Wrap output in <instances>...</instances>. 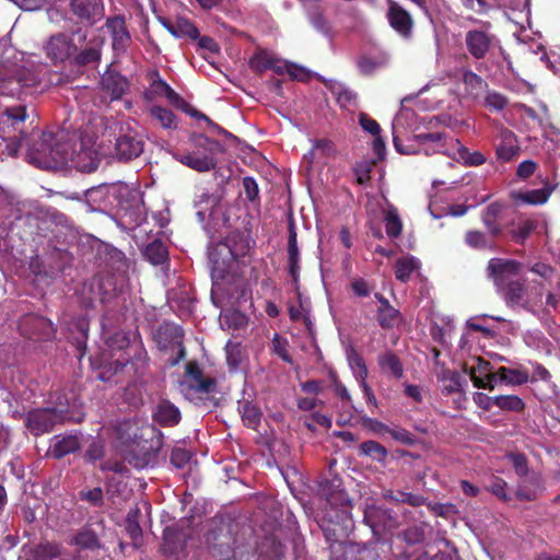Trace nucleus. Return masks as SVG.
Segmentation results:
<instances>
[{
	"label": "nucleus",
	"instance_id": "obj_54",
	"mask_svg": "<svg viewBox=\"0 0 560 560\" xmlns=\"http://www.w3.org/2000/svg\"><path fill=\"white\" fill-rule=\"evenodd\" d=\"M272 348L277 355H279L283 361L291 363V357L287 350V341L282 340L277 334L272 339Z\"/></svg>",
	"mask_w": 560,
	"mask_h": 560
},
{
	"label": "nucleus",
	"instance_id": "obj_59",
	"mask_svg": "<svg viewBox=\"0 0 560 560\" xmlns=\"http://www.w3.org/2000/svg\"><path fill=\"white\" fill-rule=\"evenodd\" d=\"M381 428L385 427L381 423H377ZM386 431L390 433V435L396 440L405 444H411L413 442V438L410 432L405 429L389 430L386 428Z\"/></svg>",
	"mask_w": 560,
	"mask_h": 560
},
{
	"label": "nucleus",
	"instance_id": "obj_49",
	"mask_svg": "<svg viewBox=\"0 0 560 560\" xmlns=\"http://www.w3.org/2000/svg\"><path fill=\"white\" fill-rule=\"evenodd\" d=\"M383 62L373 58L363 56L358 61V68L362 74H372L376 69L382 67Z\"/></svg>",
	"mask_w": 560,
	"mask_h": 560
},
{
	"label": "nucleus",
	"instance_id": "obj_51",
	"mask_svg": "<svg viewBox=\"0 0 560 560\" xmlns=\"http://www.w3.org/2000/svg\"><path fill=\"white\" fill-rule=\"evenodd\" d=\"M359 124L364 131L371 133L372 136H377L381 132L378 122L364 113L360 114Z\"/></svg>",
	"mask_w": 560,
	"mask_h": 560
},
{
	"label": "nucleus",
	"instance_id": "obj_61",
	"mask_svg": "<svg viewBox=\"0 0 560 560\" xmlns=\"http://www.w3.org/2000/svg\"><path fill=\"white\" fill-rule=\"evenodd\" d=\"M472 399L478 407L485 410H489L494 406V397H490L480 392L475 393Z\"/></svg>",
	"mask_w": 560,
	"mask_h": 560
},
{
	"label": "nucleus",
	"instance_id": "obj_17",
	"mask_svg": "<svg viewBox=\"0 0 560 560\" xmlns=\"http://www.w3.org/2000/svg\"><path fill=\"white\" fill-rule=\"evenodd\" d=\"M453 143L451 159L465 166H480L487 162L486 155L480 151H470L463 145L458 139L451 140Z\"/></svg>",
	"mask_w": 560,
	"mask_h": 560
},
{
	"label": "nucleus",
	"instance_id": "obj_25",
	"mask_svg": "<svg viewBox=\"0 0 560 560\" xmlns=\"http://www.w3.org/2000/svg\"><path fill=\"white\" fill-rule=\"evenodd\" d=\"M552 189L544 187L528 191H513L512 197L517 203L544 205L548 201Z\"/></svg>",
	"mask_w": 560,
	"mask_h": 560
},
{
	"label": "nucleus",
	"instance_id": "obj_64",
	"mask_svg": "<svg viewBox=\"0 0 560 560\" xmlns=\"http://www.w3.org/2000/svg\"><path fill=\"white\" fill-rule=\"evenodd\" d=\"M530 270L545 279H549L553 273V269L549 265L544 262L534 264L530 267Z\"/></svg>",
	"mask_w": 560,
	"mask_h": 560
},
{
	"label": "nucleus",
	"instance_id": "obj_10",
	"mask_svg": "<svg viewBox=\"0 0 560 560\" xmlns=\"http://www.w3.org/2000/svg\"><path fill=\"white\" fill-rule=\"evenodd\" d=\"M501 292L505 304L513 310H532L536 304V299L532 298L523 280H515L505 284L504 289H498Z\"/></svg>",
	"mask_w": 560,
	"mask_h": 560
},
{
	"label": "nucleus",
	"instance_id": "obj_12",
	"mask_svg": "<svg viewBox=\"0 0 560 560\" xmlns=\"http://www.w3.org/2000/svg\"><path fill=\"white\" fill-rule=\"evenodd\" d=\"M46 54L54 62H63L73 57L78 47L73 38L67 34H57L49 38L46 46Z\"/></svg>",
	"mask_w": 560,
	"mask_h": 560
},
{
	"label": "nucleus",
	"instance_id": "obj_18",
	"mask_svg": "<svg viewBox=\"0 0 560 560\" xmlns=\"http://www.w3.org/2000/svg\"><path fill=\"white\" fill-rule=\"evenodd\" d=\"M101 84L103 90L109 93L112 100H119L129 89V83L125 77L109 70L102 75Z\"/></svg>",
	"mask_w": 560,
	"mask_h": 560
},
{
	"label": "nucleus",
	"instance_id": "obj_20",
	"mask_svg": "<svg viewBox=\"0 0 560 560\" xmlns=\"http://www.w3.org/2000/svg\"><path fill=\"white\" fill-rule=\"evenodd\" d=\"M107 28L113 37V48L115 51H125L130 43V35L126 28L125 20L122 18H114L107 21Z\"/></svg>",
	"mask_w": 560,
	"mask_h": 560
},
{
	"label": "nucleus",
	"instance_id": "obj_16",
	"mask_svg": "<svg viewBox=\"0 0 560 560\" xmlns=\"http://www.w3.org/2000/svg\"><path fill=\"white\" fill-rule=\"evenodd\" d=\"M143 97L150 103L155 102L160 97H164L175 106H179L183 102L179 94L160 78L153 80L150 86L144 91Z\"/></svg>",
	"mask_w": 560,
	"mask_h": 560
},
{
	"label": "nucleus",
	"instance_id": "obj_46",
	"mask_svg": "<svg viewBox=\"0 0 560 560\" xmlns=\"http://www.w3.org/2000/svg\"><path fill=\"white\" fill-rule=\"evenodd\" d=\"M73 57L77 65L85 66L97 62L101 58V50L97 47H89L79 54L75 52Z\"/></svg>",
	"mask_w": 560,
	"mask_h": 560
},
{
	"label": "nucleus",
	"instance_id": "obj_4",
	"mask_svg": "<svg viewBox=\"0 0 560 560\" xmlns=\"http://www.w3.org/2000/svg\"><path fill=\"white\" fill-rule=\"evenodd\" d=\"M415 118V113L410 109L402 108L394 118L393 121V137L396 150L402 154H419L424 155L444 154L451 158L452 147L451 140L445 133L429 132L420 133L413 137L411 143L404 145L399 136L407 129L409 122Z\"/></svg>",
	"mask_w": 560,
	"mask_h": 560
},
{
	"label": "nucleus",
	"instance_id": "obj_45",
	"mask_svg": "<svg viewBox=\"0 0 560 560\" xmlns=\"http://www.w3.org/2000/svg\"><path fill=\"white\" fill-rule=\"evenodd\" d=\"M226 362L231 369H237L243 359L240 343L229 341L225 346Z\"/></svg>",
	"mask_w": 560,
	"mask_h": 560
},
{
	"label": "nucleus",
	"instance_id": "obj_28",
	"mask_svg": "<svg viewBox=\"0 0 560 560\" xmlns=\"http://www.w3.org/2000/svg\"><path fill=\"white\" fill-rule=\"evenodd\" d=\"M420 268V261L415 257H401L396 261L395 276L401 281H408Z\"/></svg>",
	"mask_w": 560,
	"mask_h": 560
},
{
	"label": "nucleus",
	"instance_id": "obj_31",
	"mask_svg": "<svg viewBox=\"0 0 560 560\" xmlns=\"http://www.w3.org/2000/svg\"><path fill=\"white\" fill-rule=\"evenodd\" d=\"M378 365L384 373L396 378L402 377L404 368L400 360L393 352H385L378 357Z\"/></svg>",
	"mask_w": 560,
	"mask_h": 560
},
{
	"label": "nucleus",
	"instance_id": "obj_3",
	"mask_svg": "<svg viewBox=\"0 0 560 560\" xmlns=\"http://www.w3.org/2000/svg\"><path fill=\"white\" fill-rule=\"evenodd\" d=\"M91 122L101 129L100 135H96L101 144L115 142V155L118 160L129 161L143 152L144 142L135 127V121L97 116Z\"/></svg>",
	"mask_w": 560,
	"mask_h": 560
},
{
	"label": "nucleus",
	"instance_id": "obj_56",
	"mask_svg": "<svg viewBox=\"0 0 560 560\" xmlns=\"http://www.w3.org/2000/svg\"><path fill=\"white\" fill-rule=\"evenodd\" d=\"M514 469L517 475L525 476L527 474V462L524 455L522 454H511L509 455Z\"/></svg>",
	"mask_w": 560,
	"mask_h": 560
},
{
	"label": "nucleus",
	"instance_id": "obj_57",
	"mask_svg": "<svg viewBox=\"0 0 560 560\" xmlns=\"http://www.w3.org/2000/svg\"><path fill=\"white\" fill-rule=\"evenodd\" d=\"M172 231L167 228L159 229L155 232V236L153 240L149 241L145 245H167L171 243Z\"/></svg>",
	"mask_w": 560,
	"mask_h": 560
},
{
	"label": "nucleus",
	"instance_id": "obj_22",
	"mask_svg": "<svg viewBox=\"0 0 560 560\" xmlns=\"http://www.w3.org/2000/svg\"><path fill=\"white\" fill-rule=\"evenodd\" d=\"M187 371L190 374V380L184 381L180 383V390L183 393L192 390L196 393L208 394V393L212 392V389L214 387L213 380H211V378L201 380L200 375H199V371L191 364L188 365Z\"/></svg>",
	"mask_w": 560,
	"mask_h": 560
},
{
	"label": "nucleus",
	"instance_id": "obj_55",
	"mask_svg": "<svg viewBox=\"0 0 560 560\" xmlns=\"http://www.w3.org/2000/svg\"><path fill=\"white\" fill-rule=\"evenodd\" d=\"M300 253L298 247H289V262H290V273L293 280L298 281V276L300 271Z\"/></svg>",
	"mask_w": 560,
	"mask_h": 560
},
{
	"label": "nucleus",
	"instance_id": "obj_63",
	"mask_svg": "<svg viewBox=\"0 0 560 560\" xmlns=\"http://www.w3.org/2000/svg\"><path fill=\"white\" fill-rule=\"evenodd\" d=\"M200 48L206 49L210 52L217 54L220 51L218 43L210 36H202L198 40Z\"/></svg>",
	"mask_w": 560,
	"mask_h": 560
},
{
	"label": "nucleus",
	"instance_id": "obj_29",
	"mask_svg": "<svg viewBox=\"0 0 560 560\" xmlns=\"http://www.w3.org/2000/svg\"><path fill=\"white\" fill-rule=\"evenodd\" d=\"M70 7L80 19H95L100 13L96 0H70Z\"/></svg>",
	"mask_w": 560,
	"mask_h": 560
},
{
	"label": "nucleus",
	"instance_id": "obj_38",
	"mask_svg": "<svg viewBox=\"0 0 560 560\" xmlns=\"http://www.w3.org/2000/svg\"><path fill=\"white\" fill-rule=\"evenodd\" d=\"M494 406L503 410L521 411L524 408L523 400L516 395L494 396Z\"/></svg>",
	"mask_w": 560,
	"mask_h": 560
},
{
	"label": "nucleus",
	"instance_id": "obj_30",
	"mask_svg": "<svg viewBox=\"0 0 560 560\" xmlns=\"http://www.w3.org/2000/svg\"><path fill=\"white\" fill-rule=\"evenodd\" d=\"M70 542L81 549L95 550L101 547L98 537L91 527L82 528Z\"/></svg>",
	"mask_w": 560,
	"mask_h": 560
},
{
	"label": "nucleus",
	"instance_id": "obj_1",
	"mask_svg": "<svg viewBox=\"0 0 560 560\" xmlns=\"http://www.w3.org/2000/svg\"><path fill=\"white\" fill-rule=\"evenodd\" d=\"M103 147L101 141L88 145L85 138L72 144L63 140L62 136L56 137L52 132L45 131L27 149L26 158L31 164L44 170L70 167L91 173L97 168L100 156L105 154Z\"/></svg>",
	"mask_w": 560,
	"mask_h": 560
},
{
	"label": "nucleus",
	"instance_id": "obj_36",
	"mask_svg": "<svg viewBox=\"0 0 560 560\" xmlns=\"http://www.w3.org/2000/svg\"><path fill=\"white\" fill-rule=\"evenodd\" d=\"M499 375L501 383L511 385H521L529 380V375L526 371L504 366L499 369Z\"/></svg>",
	"mask_w": 560,
	"mask_h": 560
},
{
	"label": "nucleus",
	"instance_id": "obj_39",
	"mask_svg": "<svg viewBox=\"0 0 560 560\" xmlns=\"http://www.w3.org/2000/svg\"><path fill=\"white\" fill-rule=\"evenodd\" d=\"M326 500L332 508H340L343 515H349L350 500L342 489L326 493Z\"/></svg>",
	"mask_w": 560,
	"mask_h": 560
},
{
	"label": "nucleus",
	"instance_id": "obj_2",
	"mask_svg": "<svg viewBox=\"0 0 560 560\" xmlns=\"http://www.w3.org/2000/svg\"><path fill=\"white\" fill-rule=\"evenodd\" d=\"M47 66L0 40V95L19 96L22 89L44 90Z\"/></svg>",
	"mask_w": 560,
	"mask_h": 560
},
{
	"label": "nucleus",
	"instance_id": "obj_6",
	"mask_svg": "<svg viewBox=\"0 0 560 560\" xmlns=\"http://www.w3.org/2000/svg\"><path fill=\"white\" fill-rule=\"evenodd\" d=\"M522 262L511 258H492L488 264V276L494 282L497 289H504L509 282L523 280Z\"/></svg>",
	"mask_w": 560,
	"mask_h": 560
},
{
	"label": "nucleus",
	"instance_id": "obj_35",
	"mask_svg": "<svg viewBox=\"0 0 560 560\" xmlns=\"http://www.w3.org/2000/svg\"><path fill=\"white\" fill-rule=\"evenodd\" d=\"M444 394L457 393L462 389L460 375L455 371H443L438 375Z\"/></svg>",
	"mask_w": 560,
	"mask_h": 560
},
{
	"label": "nucleus",
	"instance_id": "obj_52",
	"mask_svg": "<svg viewBox=\"0 0 560 560\" xmlns=\"http://www.w3.org/2000/svg\"><path fill=\"white\" fill-rule=\"evenodd\" d=\"M222 318L230 327L232 326L233 328L243 327L247 322L246 317L237 311L225 312L222 315Z\"/></svg>",
	"mask_w": 560,
	"mask_h": 560
},
{
	"label": "nucleus",
	"instance_id": "obj_8",
	"mask_svg": "<svg viewBox=\"0 0 560 560\" xmlns=\"http://www.w3.org/2000/svg\"><path fill=\"white\" fill-rule=\"evenodd\" d=\"M65 420L66 416L63 409L43 408L28 412L26 425L33 434L39 435L49 432L55 424L63 422Z\"/></svg>",
	"mask_w": 560,
	"mask_h": 560
},
{
	"label": "nucleus",
	"instance_id": "obj_9",
	"mask_svg": "<svg viewBox=\"0 0 560 560\" xmlns=\"http://www.w3.org/2000/svg\"><path fill=\"white\" fill-rule=\"evenodd\" d=\"M249 66L252 69L262 72L268 69H273L276 72L287 71L292 78L298 80L304 79V69L293 63L280 62L270 52L266 50L258 51L250 60Z\"/></svg>",
	"mask_w": 560,
	"mask_h": 560
},
{
	"label": "nucleus",
	"instance_id": "obj_48",
	"mask_svg": "<svg viewBox=\"0 0 560 560\" xmlns=\"http://www.w3.org/2000/svg\"><path fill=\"white\" fill-rule=\"evenodd\" d=\"M485 104L487 107H489L492 110H502L506 104V98L497 92H489L485 98Z\"/></svg>",
	"mask_w": 560,
	"mask_h": 560
},
{
	"label": "nucleus",
	"instance_id": "obj_41",
	"mask_svg": "<svg viewBox=\"0 0 560 560\" xmlns=\"http://www.w3.org/2000/svg\"><path fill=\"white\" fill-rule=\"evenodd\" d=\"M362 454L372 457L375 460L382 462L387 457L386 448L375 441H366L360 445Z\"/></svg>",
	"mask_w": 560,
	"mask_h": 560
},
{
	"label": "nucleus",
	"instance_id": "obj_58",
	"mask_svg": "<svg viewBox=\"0 0 560 560\" xmlns=\"http://www.w3.org/2000/svg\"><path fill=\"white\" fill-rule=\"evenodd\" d=\"M243 188L246 197L249 200H255L258 196V185L253 177H244L243 178Z\"/></svg>",
	"mask_w": 560,
	"mask_h": 560
},
{
	"label": "nucleus",
	"instance_id": "obj_47",
	"mask_svg": "<svg viewBox=\"0 0 560 560\" xmlns=\"http://www.w3.org/2000/svg\"><path fill=\"white\" fill-rule=\"evenodd\" d=\"M504 209V206L500 202H492L490 203L483 212L482 220L483 223L491 229V226L494 224L495 219L502 213Z\"/></svg>",
	"mask_w": 560,
	"mask_h": 560
},
{
	"label": "nucleus",
	"instance_id": "obj_24",
	"mask_svg": "<svg viewBox=\"0 0 560 560\" xmlns=\"http://www.w3.org/2000/svg\"><path fill=\"white\" fill-rule=\"evenodd\" d=\"M385 208L383 209L384 224L386 233L389 237L396 238L400 235L402 230V222L398 210L390 205L385 198Z\"/></svg>",
	"mask_w": 560,
	"mask_h": 560
},
{
	"label": "nucleus",
	"instance_id": "obj_11",
	"mask_svg": "<svg viewBox=\"0 0 560 560\" xmlns=\"http://www.w3.org/2000/svg\"><path fill=\"white\" fill-rule=\"evenodd\" d=\"M499 142L494 147L495 159L500 163L515 161L521 154L517 136L510 129L501 128L498 133Z\"/></svg>",
	"mask_w": 560,
	"mask_h": 560
},
{
	"label": "nucleus",
	"instance_id": "obj_13",
	"mask_svg": "<svg viewBox=\"0 0 560 560\" xmlns=\"http://www.w3.org/2000/svg\"><path fill=\"white\" fill-rule=\"evenodd\" d=\"M160 346L164 349L172 347L177 350L178 355L172 360V364H177L185 357V349L183 347V329L175 324L162 325L156 334Z\"/></svg>",
	"mask_w": 560,
	"mask_h": 560
},
{
	"label": "nucleus",
	"instance_id": "obj_42",
	"mask_svg": "<svg viewBox=\"0 0 560 560\" xmlns=\"http://www.w3.org/2000/svg\"><path fill=\"white\" fill-rule=\"evenodd\" d=\"M377 320L384 328H392L400 320L399 312L393 306L378 308Z\"/></svg>",
	"mask_w": 560,
	"mask_h": 560
},
{
	"label": "nucleus",
	"instance_id": "obj_32",
	"mask_svg": "<svg viewBox=\"0 0 560 560\" xmlns=\"http://www.w3.org/2000/svg\"><path fill=\"white\" fill-rule=\"evenodd\" d=\"M151 117L164 129H176L177 121L174 113L167 108L151 105L149 107Z\"/></svg>",
	"mask_w": 560,
	"mask_h": 560
},
{
	"label": "nucleus",
	"instance_id": "obj_15",
	"mask_svg": "<svg viewBox=\"0 0 560 560\" xmlns=\"http://www.w3.org/2000/svg\"><path fill=\"white\" fill-rule=\"evenodd\" d=\"M388 4L387 18L390 26L402 37H410L413 26L410 14L394 1L389 0Z\"/></svg>",
	"mask_w": 560,
	"mask_h": 560
},
{
	"label": "nucleus",
	"instance_id": "obj_50",
	"mask_svg": "<svg viewBox=\"0 0 560 560\" xmlns=\"http://www.w3.org/2000/svg\"><path fill=\"white\" fill-rule=\"evenodd\" d=\"M37 555L39 560L55 559L60 556V547L55 544L45 542L38 547Z\"/></svg>",
	"mask_w": 560,
	"mask_h": 560
},
{
	"label": "nucleus",
	"instance_id": "obj_26",
	"mask_svg": "<svg viewBox=\"0 0 560 560\" xmlns=\"http://www.w3.org/2000/svg\"><path fill=\"white\" fill-rule=\"evenodd\" d=\"M154 419L163 425H175L179 422L180 412L173 404L162 401L156 407Z\"/></svg>",
	"mask_w": 560,
	"mask_h": 560
},
{
	"label": "nucleus",
	"instance_id": "obj_34",
	"mask_svg": "<svg viewBox=\"0 0 560 560\" xmlns=\"http://www.w3.org/2000/svg\"><path fill=\"white\" fill-rule=\"evenodd\" d=\"M490 197H491L490 191L476 192L474 195V197H471L474 200V202L471 205H469V206L464 205V203L452 205V206L447 207V209L445 211V215H452L455 218L463 217L467 213L469 208L476 207L480 203L486 202Z\"/></svg>",
	"mask_w": 560,
	"mask_h": 560
},
{
	"label": "nucleus",
	"instance_id": "obj_37",
	"mask_svg": "<svg viewBox=\"0 0 560 560\" xmlns=\"http://www.w3.org/2000/svg\"><path fill=\"white\" fill-rule=\"evenodd\" d=\"M463 82L467 89V91L474 96L477 97L487 86L486 81L478 74L472 71H465L463 73Z\"/></svg>",
	"mask_w": 560,
	"mask_h": 560
},
{
	"label": "nucleus",
	"instance_id": "obj_62",
	"mask_svg": "<svg viewBox=\"0 0 560 560\" xmlns=\"http://www.w3.org/2000/svg\"><path fill=\"white\" fill-rule=\"evenodd\" d=\"M355 101V94L343 88V86H339V91H338V102L341 104V106H348L352 103H354Z\"/></svg>",
	"mask_w": 560,
	"mask_h": 560
},
{
	"label": "nucleus",
	"instance_id": "obj_60",
	"mask_svg": "<svg viewBox=\"0 0 560 560\" xmlns=\"http://www.w3.org/2000/svg\"><path fill=\"white\" fill-rule=\"evenodd\" d=\"M475 361H476V364L469 368V375H470L471 380H472V372H476V375H481V376H485L486 374L491 372L490 363L488 361H486L481 358H477Z\"/></svg>",
	"mask_w": 560,
	"mask_h": 560
},
{
	"label": "nucleus",
	"instance_id": "obj_23",
	"mask_svg": "<svg viewBox=\"0 0 560 560\" xmlns=\"http://www.w3.org/2000/svg\"><path fill=\"white\" fill-rule=\"evenodd\" d=\"M80 447L79 439L77 435L55 436L54 443L49 448V453L56 457L61 458Z\"/></svg>",
	"mask_w": 560,
	"mask_h": 560
},
{
	"label": "nucleus",
	"instance_id": "obj_33",
	"mask_svg": "<svg viewBox=\"0 0 560 560\" xmlns=\"http://www.w3.org/2000/svg\"><path fill=\"white\" fill-rule=\"evenodd\" d=\"M164 25L167 31L177 38L183 36H187L191 39L199 38L198 28L186 19H179L175 25L171 23H165Z\"/></svg>",
	"mask_w": 560,
	"mask_h": 560
},
{
	"label": "nucleus",
	"instance_id": "obj_27",
	"mask_svg": "<svg viewBox=\"0 0 560 560\" xmlns=\"http://www.w3.org/2000/svg\"><path fill=\"white\" fill-rule=\"evenodd\" d=\"M347 361L359 385L366 383L368 368L363 358L353 349H347Z\"/></svg>",
	"mask_w": 560,
	"mask_h": 560
},
{
	"label": "nucleus",
	"instance_id": "obj_53",
	"mask_svg": "<svg viewBox=\"0 0 560 560\" xmlns=\"http://www.w3.org/2000/svg\"><path fill=\"white\" fill-rule=\"evenodd\" d=\"M536 168L537 164L533 160L522 161L516 168V176L525 180L535 173Z\"/></svg>",
	"mask_w": 560,
	"mask_h": 560
},
{
	"label": "nucleus",
	"instance_id": "obj_21",
	"mask_svg": "<svg viewBox=\"0 0 560 560\" xmlns=\"http://www.w3.org/2000/svg\"><path fill=\"white\" fill-rule=\"evenodd\" d=\"M197 217L200 222L207 220H215L219 213H221V206L215 196L202 192L199 196V200L196 201Z\"/></svg>",
	"mask_w": 560,
	"mask_h": 560
},
{
	"label": "nucleus",
	"instance_id": "obj_7",
	"mask_svg": "<svg viewBox=\"0 0 560 560\" xmlns=\"http://www.w3.org/2000/svg\"><path fill=\"white\" fill-rule=\"evenodd\" d=\"M238 247H208V258L213 284L225 280L235 264ZM241 249L243 247H240Z\"/></svg>",
	"mask_w": 560,
	"mask_h": 560
},
{
	"label": "nucleus",
	"instance_id": "obj_40",
	"mask_svg": "<svg viewBox=\"0 0 560 560\" xmlns=\"http://www.w3.org/2000/svg\"><path fill=\"white\" fill-rule=\"evenodd\" d=\"M241 408L244 424L248 428L256 429L261 418L259 409L248 401L244 402Z\"/></svg>",
	"mask_w": 560,
	"mask_h": 560
},
{
	"label": "nucleus",
	"instance_id": "obj_5",
	"mask_svg": "<svg viewBox=\"0 0 560 560\" xmlns=\"http://www.w3.org/2000/svg\"><path fill=\"white\" fill-rule=\"evenodd\" d=\"M220 152H222V145L219 141L206 136H199L195 139L192 150L175 153L174 158L183 165L196 172L207 173L217 167V156Z\"/></svg>",
	"mask_w": 560,
	"mask_h": 560
},
{
	"label": "nucleus",
	"instance_id": "obj_43",
	"mask_svg": "<svg viewBox=\"0 0 560 560\" xmlns=\"http://www.w3.org/2000/svg\"><path fill=\"white\" fill-rule=\"evenodd\" d=\"M499 371L497 373L489 372L485 376L476 375V372H472V383L477 388H485L489 390H493L494 387L500 383Z\"/></svg>",
	"mask_w": 560,
	"mask_h": 560
},
{
	"label": "nucleus",
	"instance_id": "obj_14",
	"mask_svg": "<svg viewBox=\"0 0 560 560\" xmlns=\"http://www.w3.org/2000/svg\"><path fill=\"white\" fill-rule=\"evenodd\" d=\"M483 27L485 30L482 31H469L465 38L468 51L476 59H481L486 56L493 39V36L487 32L490 24L488 22L483 23Z\"/></svg>",
	"mask_w": 560,
	"mask_h": 560
},
{
	"label": "nucleus",
	"instance_id": "obj_44",
	"mask_svg": "<svg viewBox=\"0 0 560 560\" xmlns=\"http://www.w3.org/2000/svg\"><path fill=\"white\" fill-rule=\"evenodd\" d=\"M142 255L152 265H162L168 257L167 247H142Z\"/></svg>",
	"mask_w": 560,
	"mask_h": 560
},
{
	"label": "nucleus",
	"instance_id": "obj_19",
	"mask_svg": "<svg viewBox=\"0 0 560 560\" xmlns=\"http://www.w3.org/2000/svg\"><path fill=\"white\" fill-rule=\"evenodd\" d=\"M115 186L103 184L88 189L85 191V198L88 203L94 210H97L112 203V198L115 197Z\"/></svg>",
	"mask_w": 560,
	"mask_h": 560
}]
</instances>
